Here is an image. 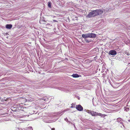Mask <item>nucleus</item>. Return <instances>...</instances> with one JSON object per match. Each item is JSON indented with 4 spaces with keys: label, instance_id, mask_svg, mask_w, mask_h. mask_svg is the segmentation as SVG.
<instances>
[{
    "label": "nucleus",
    "instance_id": "obj_5",
    "mask_svg": "<svg viewBox=\"0 0 130 130\" xmlns=\"http://www.w3.org/2000/svg\"><path fill=\"white\" fill-rule=\"evenodd\" d=\"M89 38H94L96 37V35L93 33H88Z\"/></svg>",
    "mask_w": 130,
    "mask_h": 130
},
{
    "label": "nucleus",
    "instance_id": "obj_28",
    "mask_svg": "<svg viewBox=\"0 0 130 130\" xmlns=\"http://www.w3.org/2000/svg\"><path fill=\"white\" fill-rule=\"evenodd\" d=\"M121 127H122V125H121Z\"/></svg>",
    "mask_w": 130,
    "mask_h": 130
},
{
    "label": "nucleus",
    "instance_id": "obj_6",
    "mask_svg": "<svg viewBox=\"0 0 130 130\" xmlns=\"http://www.w3.org/2000/svg\"><path fill=\"white\" fill-rule=\"evenodd\" d=\"M82 37L85 40L87 38H89L88 34V33L83 34L82 35Z\"/></svg>",
    "mask_w": 130,
    "mask_h": 130
},
{
    "label": "nucleus",
    "instance_id": "obj_20",
    "mask_svg": "<svg viewBox=\"0 0 130 130\" xmlns=\"http://www.w3.org/2000/svg\"><path fill=\"white\" fill-rule=\"evenodd\" d=\"M73 125L74 126V127L75 128H76V127L75 126V124H73Z\"/></svg>",
    "mask_w": 130,
    "mask_h": 130
},
{
    "label": "nucleus",
    "instance_id": "obj_18",
    "mask_svg": "<svg viewBox=\"0 0 130 130\" xmlns=\"http://www.w3.org/2000/svg\"><path fill=\"white\" fill-rule=\"evenodd\" d=\"M73 105V103H72V104H71V105H72V106L71 107V108H74L75 107V106H73L72 105Z\"/></svg>",
    "mask_w": 130,
    "mask_h": 130
},
{
    "label": "nucleus",
    "instance_id": "obj_27",
    "mask_svg": "<svg viewBox=\"0 0 130 130\" xmlns=\"http://www.w3.org/2000/svg\"><path fill=\"white\" fill-rule=\"evenodd\" d=\"M63 113H62L61 114V115H62L63 114Z\"/></svg>",
    "mask_w": 130,
    "mask_h": 130
},
{
    "label": "nucleus",
    "instance_id": "obj_19",
    "mask_svg": "<svg viewBox=\"0 0 130 130\" xmlns=\"http://www.w3.org/2000/svg\"><path fill=\"white\" fill-rule=\"evenodd\" d=\"M42 20L43 21H44L45 22L46 21L45 20V18H43V19H42Z\"/></svg>",
    "mask_w": 130,
    "mask_h": 130
},
{
    "label": "nucleus",
    "instance_id": "obj_7",
    "mask_svg": "<svg viewBox=\"0 0 130 130\" xmlns=\"http://www.w3.org/2000/svg\"><path fill=\"white\" fill-rule=\"evenodd\" d=\"M86 112L88 113L91 114L92 116H93L94 113H95L94 111H91L89 110H87Z\"/></svg>",
    "mask_w": 130,
    "mask_h": 130
},
{
    "label": "nucleus",
    "instance_id": "obj_1",
    "mask_svg": "<svg viewBox=\"0 0 130 130\" xmlns=\"http://www.w3.org/2000/svg\"><path fill=\"white\" fill-rule=\"evenodd\" d=\"M103 13V11L101 9H96L95 10H92L90 12L87 16L89 18L95 17L98 15L102 14Z\"/></svg>",
    "mask_w": 130,
    "mask_h": 130
},
{
    "label": "nucleus",
    "instance_id": "obj_12",
    "mask_svg": "<svg viewBox=\"0 0 130 130\" xmlns=\"http://www.w3.org/2000/svg\"><path fill=\"white\" fill-rule=\"evenodd\" d=\"M51 2H49L48 3V7L50 8H51Z\"/></svg>",
    "mask_w": 130,
    "mask_h": 130
},
{
    "label": "nucleus",
    "instance_id": "obj_15",
    "mask_svg": "<svg viewBox=\"0 0 130 130\" xmlns=\"http://www.w3.org/2000/svg\"><path fill=\"white\" fill-rule=\"evenodd\" d=\"M111 86L114 88H116L117 87L115 85H113L112 83H110Z\"/></svg>",
    "mask_w": 130,
    "mask_h": 130
},
{
    "label": "nucleus",
    "instance_id": "obj_11",
    "mask_svg": "<svg viewBox=\"0 0 130 130\" xmlns=\"http://www.w3.org/2000/svg\"><path fill=\"white\" fill-rule=\"evenodd\" d=\"M24 129V130H32V128L30 127H29L27 128L26 129Z\"/></svg>",
    "mask_w": 130,
    "mask_h": 130
},
{
    "label": "nucleus",
    "instance_id": "obj_4",
    "mask_svg": "<svg viewBox=\"0 0 130 130\" xmlns=\"http://www.w3.org/2000/svg\"><path fill=\"white\" fill-rule=\"evenodd\" d=\"M117 122H118L119 123H120V124H122V126H123L124 127H125L124 125L122 122L123 121V120H122L121 118H119L117 119Z\"/></svg>",
    "mask_w": 130,
    "mask_h": 130
},
{
    "label": "nucleus",
    "instance_id": "obj_24",
    "mask_svg": "<svg viewBox=\"0 0 130 130\" xmlns=\"http://www.w3.org/2000/svg\"><path fill=\"white\" fill-rule=\"evenodd\" d=\"M69 123H71V124H73V123H72V122H70H70H69Z\"/></svg>",
    "mask_w": 130,
    "mask_h": 130
},
{
    "label": "nucleus",
    "instance_id": "obj_21",
    "mask_svg": "<svg viewBox=\"0 0 130 130\" xmlns=\"http://www.w3.org/2000/svg\"><path fill=\"white\" fill-rule=\"evenodd\" d=\"M52 130H55V128H53L51 129Z\"/></svg>",
    "mask_w": 130,
    "mask_h": 130
},
{
    "label": "nucleus",
    "instance_id": "obj_23",
    "mask_svg": "<svg viewBox=\"0 0 130 130\" xmlns=\"http://www.w3.org/2000/svg\"><path fill=\"white\" fill-rule=\"evenodd\" d=\"M129 54H128V53L127 54V55L128 56H129Z\"/></svg>",
    "mask_w": 130,
    "mask_h": 130
},
{
    "label": "nucleus",
    "instance_id": "obj_2",
    "mask_svg": "<svg viewBox=\"0 0 130 130\" xmlns=\"http://www.w3.org/2000/svg\"><path fill=\"white\" fill-rule=\"evenodd\" d=\"M110 55L115 56L117 54V52L115 50H112L109 51L108 53Z\"/></svg>",
    "mask_w": 130,
    "mask_h": 130
},
{
    "label": "nucleus",
    "instance_id": "obj_25",
    "mask_svg": "<svg viewBox=\"0 0 130 130\" xmlns=\"http://www.w3.org/2000/svg\"><path fill=\"white\" fill-rule=\"evenodd\" d=\"M86 110H86V109H84V111H86Z\"/></svg>",
    "mask_w": 130,
    "mask_h": 130
},
{
    "label": "nucleus",
    "instance_id": "obj_17",
    "mask_svg": "<svg viewBox=\"0 0 130 130\" xmlns=\"http://www.w3.org/2000/svg\"><path fill=\"white\" fill-rule=\"evenodd\" d=\"M48 98H46L44 97L43 98V100H44V101H46L47 100Z\"/></svg>",
    "mask_w": 130,
    "mask_h": 130
},
{
    "label": "nucleus",
    "instance_id": "obj_3",
    "mask_svg": "<svg viewBox=\"0 0 130 130\" xmlns=\"http://www.w3.org/2000/svg\"><path fill=\"white\" fill-rule=\"evenodd\" d=\"M76 108L78 110L80 111H82L83 110V107L80 104L77 105Z\"/></svg>",
    "mask_w": 130,
    "mask_h": 130
},
{
    "label": "nucleus",
    "instance_id": "obj_8",
    "mask_svg": "<svg viewBox=\"0 0 130 130\" xmlns=\"http://www.w3.org/2000/svg\"><path fill=\"white\" fill-rule=\"evenodd\" d=\"M94 112L95 113H94L93 115V116H100L102 117L103 116V114L102 113H99L98 112H96L94 111Z\"/></svg>",
    "mask_w": 130,
    "mask_h": 130
},
{
    "label": "nucleus",
    "instance_id": "obj_16",
    "mask_svg": "<svg viewBox=\"0 0 130 130\" xmlns=\"http://www.w3.org/2000/svg\"><path fill=\"white\" fill-rule=\"evenodd\" d=\"M64 120L65 121H66L67 122H70V121H69L68 120L67 118H66L65 119H64Z\"/></svg>",
    "mask_w": 130,
    "mask_h": 130
},
{
    "label": "nucleus",
    "instance_id": "obj_10",
    "mask_svg": "<svg viewBox=\"0 0 130 130\" xmlns=\"http://www.w3.org/2000/svg\"><path fill=\"white\" fill-rule=\"evenodd\" d=\"M80 75H79L77 74H73L72 76L74 78H77L79 77Z\"/></svg>",
    "mask_w": 130,
    "mask_h": 130
},
{
    "label": "nucleus",
    "instance_id": "obj_26",
    "mask_svg": "<svg viewBox=\"0 0 130 130\" xmlns=\"http://www.w3.org/2000/svg\"><path fill=\"white\" fill-rule=\"evenodd\" d=\"M58 113L59 114H61V113H59V112H58Z\"/></svg>",
    "mask_w": 130,
    "mask_h": 130
},
{
    "label": "nucleus",
    "instance_id": "obj_13",
    "mask_svg": "<svg viewBox=\"0 0 130 130\" xmlns=\"http://www.w3.org/2000/svg\"><path fill=\"white\" fill-rule=\"evenodd\" d=\"M12 110L13 111H17L16 108H15L14 107L12 108Z\"/></svg>",
    "mask_w": 130,
    "mask_h": 130
},
{
    "label": "nucleus",
    "instance_id": "obj_14",
    "mask_svg": "<svg viewBox=\"0 0 130 130\" xmlns=\"http://www.w3.org/2000/svg\"><path fill=\"white\" fill-rule=\"evenodd\" d=\"M85 40L86 42L87 43H89L91 41L90 40H88L87 39H85Z\"/></svg>",
    "mask_w": 130,
    "mask_h": 130
},
{
    "label": "nucleus",
    "instance_id": "obj_9",
    "mask_svg": "<svg viewBox=\"0 0 130 130\" xmlns=\"http://www.w3.org/2000/svg\"><path fill=\"white\" fill-rule=\"evenodd\" d=\"M12 25L11 24H7L6 25V27L7 29H10L11 28Z\"/></svg>",
    "mask_w": 130,
    "mask_h": 130
},
{
    "label": "nucleus",
    "instance_id": "obj_22",
    "mask_svg": "<svg viewBox=\"0 0 130 130\" xmlns=\"http://www.w3.org/2000/svg\"><path fill=\"white\" fill-rule=\"evenodd\" d=\"M119 84L118 83H116L115 84H114V85H118Z\"/></svg>",
    "mask_w": 130,
    "mask_h": 130
},
{
    "label": "nucleus",
    "instance_id": "obj_29",
    "mask_svg": "<svg viewBox=\"0 0 130 130\" xmlns=\"http://www.w3.org/2000/svg\"><path fill=\"white\" fill-rule=\"evenodd\" d=\"M130 121V120H128L129 121Z\"/></svg>",
    "mask_w": 130,
    "mask_h": 130
}]
</instances>
